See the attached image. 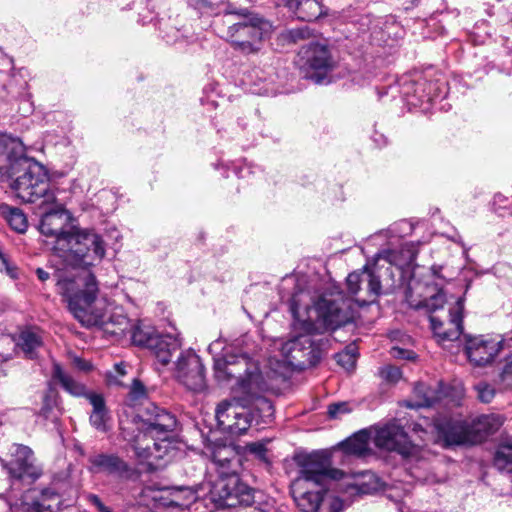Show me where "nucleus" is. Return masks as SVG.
<instances>
[{"mask_svg": "<svg viewBox=\"0 0 512 512\" xmlns=\"http://www.w3.org/2000/svg\"><path fill=\"white\" fill-rule=\"evenodd\" d=\"M283 2V4L288 8H293V7H297L298 5V0H281Z\"/></svg>", "mask_w": 512, "mask_h": 512, "instance_id": "864d4df0", "label": "nucleus"}, {"mask_svg": "<svg viewBox=\"0 0 512 512\" xmlns=\"http://www.w3.org/2000/svg\"><path fill=\"white\" fill-rule=\"evenodd\" d=\"M462 311L463 302L459 298L455 305L449 310V317L447 321H441L437 316L431 315L429 317L431 329L437 338L438 342L457 340L463 331L462 326Z\"/></svg>", "mask_w": 512, "mask_h": 512, "instance_id": "a211bd4d", "label": "nucleus"}, {"mask_svg": "<svg viewBox=\"0 0 512 512\" xmlns=\"http://www.w3.org/2000/svg\"><path fill=\"white\" fill-rule=\"evenodd\" d=\"M232 389H235L239 392H242L244 394H247L248 396L253 397V403H252V414L255 416V422L257 425L259 424H267L271 422L274 416V407L270 400H268L265 397L256 396L258 392L263 390L264 384L263 379L261 378V388L259 390H256L254 393H247L242 390H240L236 386V382H234L231 385Z\"/></svg>", "mask_w": 512, "mask_h": 512, "instance_id": "5701e85b", "label": "nucleus"}, {"mask_svg": "<svg viewBox=\"0 0 512 512\" xmlns=\"http://www.w3.org/2000/svg\"><path fill=\"white\" fill-rule=\"evenodd\" d=\"M348 412V405L346 403H334L328 408V414L331 418H337L341 414Z\"/></svg>", "mask_w": 512, "mask_h": 512, "instance_id": "79ce46f5", "label": "nucleus"}, {"mask_svg": "<svg viewBox=\"0 0 512 512\" xmlns=\"http://www.w3.org/2000/svg\"><path fill=\"white\" fill-rule=\"evenodd\" d=\"M12 456L14 457L12 461H2V466L8 471L10 478L15 480L28 478L32 481L39 478L41 469L35 465L33 451L28 446L15 444Z\"/></svg>", "mask_w": 512, "mask_h": 512, "instance_id": "2eb2a0df", "label": "nucleus"}, {"mask_svg": "<svg viewBox=\"0 0 512 512\" xmlns=\"http://www.w3.org/2000/svg\"><path fill=\"white\" fill-rule=\"evenodd\" d=\"M298 476L290 485L291 495L303 512H340L342 501L328 495V481L342 477V471L331 467L332 462L325 452L299 455Z\"/></svg>", "mask_w": 512, "mask_h": 512, "instance_id": "20e7f679", "label": "nucleus"}, {"mask_svg": "<svg viewBox=\"0 0 512 512\" xmlns=\"http://www.w3.org/2000/svg\"><path fill=\"white\" fill-rule=\"evenodd\" d=\"M87 500H88L89 503H91L92 505H94L96 507L98 512H112V510L109 507H107L101 501V499L97 495H95V494L87 495Z\"/></svg>", "mask_w": 512, "mask_h": 512, "instance_id": "c03bdc74", "label": "nucleus"}, {"mask_svg": "<svg viewBox=\"0 0 512 512\" xmlns=\"http://www.w3.org/2000/svg\"><path fill=\"white\" fill-rule=\"evenodd\" d=\"M47 492L43 493L41 500L34 501L32 503H26L23 505L22 512H55L51 504L46 503Z\"/></svg>", "mask_w": 512, "mask_h": 512, "instance_id": "c9c22d12", "label": "nucleus"}, {"mask_svg": "<svg viewBox=\"0 0 512 512\" xmlns=\"http://www.w3.org/2000/svg\"><path fill=\"white\" fill-rule=\"evenodd\" d=\"M130 396L133 400H139L145 396V388L140 381L136 379L133 380Z\"/></svg>", "mask_w": 512, "mask_h": 512, "instance_id": "a19ab883", "label": "nucleus"}, {"mask_svg": "<svg viewBox=\"0 0 512 512\" xmlns=\"http://www.w3.org/2000/svg\"><path fill=\"white\" fill-rule=\"evenodd\" d=\"M44 213L39 223V232L46 238L51 250L77 273H65L58 276H73L89 271L90 266L101 262L105 256V244L102 237L93 229L81 228L64 205L55 199L41 207Z\"/></svg>", "mask_w": 512, "mask_h": 512, "instance_id": "f03ea898", "label": "nucleus"}, {"mask_svg": "<svg viewBox=\"0 0 512 512\" xmlns=\"http://www.w3.org/2000/svg\"><path fill=\"white\" fill-rule=\"evenodd\" d=\"M191 6L195 8H202L207 6L210 2L209 0H187Z\"/></svg>", "mask_w": 512, "mask_h": 512, "instance_id": "3c124183", "label": "nucleus"}, {"mask_svg": "<svg viewBox=\"0 0 512 512\" xmlns=\"http://www.w3.org/2000/svg\"><path fill=\"white\" fill-rule=\"evenodd\" d=\"M502 348V342L488 336L465 335V352L475 366L491 363Z\"/></svg>", "mask_w": 512, "mask_h": 512, "instance_id": "dca6fc26", "label": "nucleus"}, {"mask_svg": "<svg viewBox=\"0 0 512 512\" xmlns=\"http://www.w3.org/2000/svg\"><path fill=\"white\" fill-rule=\"evenodd\" d=\"M379 375L385 381L390 382V383H396L402 377L401 370L398 367L392 366V365H387V366L382 367L379 370Z\"/></svg>", "mask_w": 512, "mask_h": 512, "instance_id": "4c0bfd02", "label": "nucleus"}, {"mask_svg": "<svg viewBox=\"0 0 512 512\" xmlns=\"http://www.w3.org/2000/svg\"><path fill=\"white\" fill-rule=\"evenodd\" d=\"M230 412L234 414L231 435H241L245 433L252 422L255 421V416L252 414L251 410L242 405H238L237 411L231 410Z\"/></svg>", "mask_w": 512, "mask_h": 512, "instance_id": "c756f323", "label": "nucleus"}, {"mask_svg": "<svg viewBox=\"0 0 512 512\" xmlns=\"http://www.w3.org/2000/svg\"><path fill=\"white\" fill-rule=\"evenodd\" d=\"M53 378L72 395L79 396L84 393L85 387L65 373L59 365L54 366Z\"/></svg>", "mask_w": 512, "mask_h": 512, "instance_id": "2f4dec72", "label": "nucleus"}, {"mask_svg": "<svg viewBox=\"0 0 512 512\" xmlns=\"http://www.w3.org/2000/svg\"><path fill=\"white\" fill-rule=\"evenodd\" d=\"M36 274H37V276H38L39 280H41V281H43V282H44V281H46V280L49 278V273H48V272H46V271H45L44 269H42V268H38V269L36 270Z\"/></svg>", "mask_w": 512, "mask_h": 512, "instance_id": "603ef678", "label": "nucleus"}, {"mask_svg": "<svg viewBox=\"0 0 512 512\" xmlns=\"http://www.w3.org/2000/svg\"><path fill=\"white\" fill-rule=\"evenodd\" d=\"M264 495L260 491H256L255 502L251 505H255L257 512H279L271 500L262 501Z\"/></svg>", "mask_w": 512, "mask_h": 512, "instance_id": "58836bf2", "label": "nucleus"}, {"mask_svg": "<svg viewBox=\"0 0 512 512\" xmlns=\"http://www.w3.org/2000/svg\"><path fill=\"white\" fill-rule=\"evenodd\" d=\"M299 65L304 71L305 78L316 84L330 82L333 69V59L328 46L324 43L311 42L299 52Z\"/></svg>", "mask_w": 512, "mask_h": 512, "instance_id": "9d476101", "label": "nucleus"}, {"mask_svg": "<svg viewBox=\"0 0 512 512\" xmlns=\"http://www.w3.org/2000/svg\"><path fill=\"white\" fill-rule=\"evenodd\" d=\"M291 35L293 38H303L304 37V31L301 29L298 30H292Z\"/></svg>", "mask_w": 512, "mask_h": 512, "instance_id": "5fc2aeb1", "label": "nucleus"}, {"mask_svg": "<svg viewBox=\"0 0 512 512\" xmlns=\"http://www.w3.org/2000/svg\"><path fill=\"white\" fill-rule=\"evenodd\" d=\"M89 470L93 473L104 472L119 478H129L132 474L130 466L114 454H96L89 457Z\"/></svg>", "mask_w": 512, "mask_h": 512, "instance_id": "aec40b11", "label": "nucleus"}, {"mask_svg": "<svg viewBox=\"0 0 512 512\" xmlns=\"http://www.w3.org/2000/svg\"><path fill=\"white\" fill-rule=\"evenodd\" d=\"M1 214L5 217L9 226L18 233L26 232L28 228V220L24 212L16 207L2 205Z\"/></svg>", "mask_w": 512, "mask_h": 512, "instance_id": "c85d7f7f", "label": "nucleus"}, {"mask_svg": "<svg viewBox=\"0 0 512 512\" xmlns=\"http://www.w3.org/2000/svg\"><path fill=\"white\" fill-rule=\"evenodd\" d=\"M17 143L14 139L7 138V137H1L0 138V145H4L5 148H8V145L15 146ZM14 149V147L11 148L10 151L7 152V157L9 158L11 151Z\"/></svg>", "mask_w": 512, "mask_h": 512, "instance_id": "09e8293b", "label": "nucleus"}, {"mask_svg": "<svg viewBox=\"0 0 512 512\" xmlns=\"http://www.w3.org/2000/svg\"><path fill=\"white\" fill-rule=\"evenodd\" d=\"M503 424L502 418L498 415H481L469 426L473 444L482 442L487 436L495 433Z\"/></svg>", "mask_w": 512, "mask_h": 512, "instance_id": "4be33fe9", "label": "nucleus"}, {"mask_svg": "<svg viewBox=\"0 0 512 512\" xmlns=\"http://www.w3.org/2000/svg\"><path fill=\"white\" fill-rule=\"evenodd\" d=\"M223 349V341L217 339L208 346L214 358V373L221 383L236 382V386L247 393H254L261 388V373L258 366L245 355H232L217 358Z\"/></svg>", "mask_w": 512, "mask_h": 512, "instance_id": "0eeeda50", "label": "nucleus"}, {"mask_svg": "<svg viewBox=\"0 0 512 512\" xmlns=\"http://www.w3.org/2000/svg\"><path fill=\"white\" fill-rule=\"evenodd\" d=\"M40 333L33 329H26L19 335L17 346L22 350L26 358L35 359L38 350L42 347Z\"/></svg>", "mask_w": 512, "mask_h": 512, "instance_id": "a878e982", "label": "nucleus"}, {"mask_svg": "<svg viewBox=\"0 0 512 512\" xmlns=\"http://www.w3.org/2000/svg\"><path fill=\"white\" fill-rule=\"evenodd\" d=\"M501 378L507 386L512 387V355L508 358L503 368Z\"/></svg>", "mask_w": 512, "mask_h": 512, "instance_id": "37998d69", "label": "nucleus"}, {"mask_svg": "<svg viewBox=\"0 0 512 512\" xmlns=\"http://www.w3.org/2000/svg\"><path fill=\"white\" fill-rule=\"evenodd\" d=\"M249 450L250 452L256 454L257 456H259L260 458L264 457L265 453H266V448L263 444H259V443H253L249 446Z\"/></svg>", "mask_w": 512, "mask_h": 512, "instance_id": "49530a36", "label": "nucleus"}, {"mask_svg": "<svg viewBox=\"0 0 512 512\" xmlns=\"http://www.w3.org/2000/svg\"><path fill=\"white\" fill-rule=\"evenodd\" d=\"M54 405L55 401L50 396H45L43 407L40 410V415H42L45 419L55 420L57 416L53 414Z\"/></svg>", "mask_w": 512, "mask_h": 512, "instance_id": "ea45409f", "label": "nucleus"}, {"mask_svg": "<svg viewBox=\"0 0 512 512\" xmlns=\"http://www.w3.org/2000/svg\"><path fill=\"white\" fill-rule=\"evenodd\" d=\"M57 289L65 298L71 314L83 326H97L113 336H121L128 331L130 321L126 316L108 314V302L106 298L99 297L98 283L90 271L61 277L57 280Z\"/></svg>", "mask_w": 512, "mask_h": 512, "instance_id": "7ed1b4c3", "label": "nucleus"}, {"mask_svg": "<svg viewBox=\"0 0 512 512\" xmlns=\"http://www.w3.org/2000/svg\"><path fill=\"white\" fill-rule=\"evenodd\" d=\"M414 394L417 397L415 404H409L411 408L430 407L439 399L440 395L423 383H419L414 388Z\"/></svg>", "mask_w": 512, "mask_h": 512, "instance_id": "7c9ffc66", "label": "nucleus"}, {"mask_svg": "<svg viewBox=\"0 0 512 512\" xmlns=\"http://www.w3.org/2000/svg\"><path fill=\"white\" fill-rule=\"evenodd\" d=\"M335 359L344 369H353L356 363V347L353 345L346 347L344 351L335 355Z\"/></svg>", "mask_w": 512, "mask_h": 512, "instance_id": "72a5a7b5", "label": "nucleus"}, {"mask_svg": "<svg viewBox=\"0 0 512 512\" xmlns=\"http://www.w3.org/2000/svg\"><path fill=\"white\" fill-rule=\"evenodd\" d=\"M231 410L237 411L238 404L225 400L218 404L215 412L219 429L229 434H231L234 422V414L230 412Z\"/></svg>", "mask_w": 512, "mask_h": 512, "instance_id": "bb28decb", "label": "nucleus"}, {"mask_svg": "<svg viewBox=\"0 0 512 512\" xmlns=\"http://www.w3.org/2000/svg\"><path fill=\"white\" fill-rule=\"evenodd\" d=\"M93 411L90 415L91 425L100 432H107L110 429V416L105 406L102 395L90 393L87 395Z\"/></svg>", "mask_w": 512, "mask_h": 512, "instance_id": "b1692460", "label": "nucleus"}, {"mask_svg": "<svg viewBox=\"0 0 512 512\" xmlns=\"http://www.w3.org/2000/svg\"><path fill=\"white\" fill-rule=\"evenodd\" d=\"M478 399L483 403H490L495 396V389L486 382L475 385Z\"/></svg>", "mask_w": 512, "mask_h": 512, "instance_id": "e433bc0d", "label": "nucleus"}, {"mask_svg": "<svg viewBox=\"0 0 512 512\" xmlns=\"http://www.w3.org/2000/svg\"><path fill=\"white\" fill-rule=\"evenodd\" d=\"M304 297H308V294L303 291L292 295L290 311L295 320L294 330L300 332L281 347L288 364L298 369L314 366L322 357L323 342L314 340V335L324 329H336L348 318L346 300L340 292L322 295L312 307L304 301Z\"/></svg>", "mask_w": 512, "mask_h": 512, "instance_id": "f257e3e1", "label": "nucleus"}, {"mask_svg": "<svg viewBox=\"0 0 512 512\" xmlns=\"http://www.w3.org/2000/svg\"><path fill=\"white\" fill-rule=\"evenodd\" d=\"M234 13L243 16L244 19L228 28V41L235 50L244 55L257 54L272 31L271 23L247 9Z\"/></svg>", "mask_w": 512, "mask_h": 512, "instance_id": "6e6552de", "label": "nucleus"}, {"mask_svg": "<svg viewBox=\"0 0 512 512\" xmlns=\"http://www.w3.org/2000/svg\"><path fill=\"white\" fill-rule=\"evenodd\" d=\"M297 2V7L289 10L303 21L316 20L322 14V6L318 0H298Z\"/></svg>", "mask_w": 512, "mask_h": 512, "instance_id": "cd10ccee", "label": "nucleus"}, {"mask_svg": "<svg viewBox=\"0 0 512 512\" xmlns=\"http://www.w3.org/2000/svg\"><path fill=\"white\" fill-rule=\"evenodd\" d=\"M357 490L361 494H371L378 490L379 480L371 472H364L361 478L355 484Z\"/></svg>", "mask_w": 512, "mask_h": 512, "instance_id": "473e14b6", "label": "nucleus"}, {"mask_svg": "<svg viewBox=\"0 0 512 512\" xmlns=\"http://www.w3.org/2000/svg\"><path fill=\"white\" fill-rule=\"evenodd\" d=\"M374 443L380 449L397 452L403 458L411 461L425 458L424 449L412 444L403 427L396 421H391L378 428L374 436Z\"/></svg>", "mask_w": 512, "mask_h": 512, "instance_id": "9b49d317", "label": "nucleus"}, {"mask_svg": "<svg viewBox=\"0 0 512 512\" xmlns=\"http://www.w3.org/2000/svg\"><path fill=\"white\" fill-rule=\"evenodd\" d=\"M176 424L173 414L152 404L147 408V417L137 426L138 434L129 438L127 429L123 428L122 435L131 443L138 459H162L175 449L171 433Z\"/></svg>", "mask_w": 512, "mask_h": 512, "instance_id": "423d86ee", "label": "nucleus"}, {"mask_svg": "<svg viewBox=\"0 0 512 512\" xmlns=\"http://www.w3.org/2000/svg\"><path fill=\"white\" fill-rule=\"evenodd\" d=\"M174 375L188 390L201 392L206 387L201 359L190 349L180 352L175 362Z\"/></svg>", "mask_w": 512, "mask_h": 512, "instance_id": "ddd939ff", "label": "nucleus"}, {"mask_svg": "<svg viewBox=\"0 0 512 512\" xmlns=\"http://www.w3.org/2000/svg\"><path fill=\"white\" fill-rule=\"evenodd\" d=\"M11 188L22 201L38 203L39 207L54 203L57 198L50 188L46 169L38 163L29 164L24 173L11 183Z\"/></svg>", "mask_w": 512, "mask_h": 512, "instance_id": "1a4fd4ad", "label": "nucleus"}, {"mask_svg": "<svg viewBox=\"0 0 512 512\" xmlns=\"http://www.w3.org/2000/svg\"><path fill=\"white\" fill-rule=\"evenodd\" d=\"M209 498V485H201L196 490L190 487H170L162 490L159 497L161 504L167 507L190 509L197 505L201 498Z\"/></svg>", "mask_w": 512, "mask_h": 512, "instance_id": "6ab92c4d", "label": "nucleus"}, {"mask_svg": "<svg viewBox=\"0 0 512 512\" xmlns=\"http://www.w3.org/2000/svg\"><path fill=\"white\" fill-rule=\"evenodd\" d=\"M126 373V364L123 362L117 363L112 370L107 371L106 380L109 385L120 386L122 385L120 377L125 376Z\"/></svg>", "mask_w": 512, "mask_h": 512, "instance_id": "f704fd0d", "label": "nucleus"}, {"mask_svg": "<svg viewBox=\"0 0 512 512\" xmlns=\"http://www.w3.org/2000/svg\"><path fill=\"white\" fill-rule=\"evenodd\" d=\"M391 354H392L393 357H396V358H407V359H409L411 353L409 351H405L403 349L395 347V348H392Z\"/></svg>", "mask_w": 512, "mask_h": 512, "instance_id": "de8ad7c7", "label": "nucleus"}, {"mask_svg": "<svg viewBox=\"0 0 512 512\" xmlns=\"http://www.w3.org/2000/svg\"><path fill=\"white\" fill-rule=\"evenodd\" d=\"M346 283L351 294H357L361 290V285H365L366 293L372 299L377 298L381 294L380 277L367 266L361 271L350 273Z\"/></svg>", "mask_w": 512, "mask_h": 512, "instance_id": "412c9836", "label": "nucleus"}, {"mask_svg": "<svg viewBox=\"0 0 512 512\" xmlns=\"http://www.w3.org/2000/svg\"><path fill=\"white\" fill-rule=\"evenodd\" d=\"M132 342L151 350L163 365L170 362L172 355L180 350V341L171 335H160L154 328L137 326L131 331Z\"/></svg>", "mask_w": 512, "mask_h": 512, "instance_id": "f8f14e48", "label": "nucleus"}, {"mask_svg": "<svg viewBox=\"0 0 512 512\" xmlns=\"http://www.w3.org/2000/svg\"><path fill=\"white\" fill-rule=\"evenodd\" d=\"M370 435L366 430L355 433L341 443V450L344 454L363 457L370 452Z\"/></svg>", "mask_w": 512, "mask_h": 512, "instance_id": "393cba45", "label": "nucleus"}, {"mask_svg": "<svg viewBox=\"0 0 512 512\" xmlns=\"http://www.w3.org/2000/svg\"><path fill=\"white\" fill-rule=\"evenodd\" d=\"M10 359H11L10 355L0 354V377L4 376L6 374L4 365Z\"/></svg>", "mask_w": 512, "mask_h": 512, "instance_id": "8fccbe9b", "label": "nucleus"}, {"mask_svg": "<svg viewBox=\"0 0 512 512\" xmlns=\"http://www.w3.org/2000/svg\"><path fill=\"white\" fill-rule=\"evenodd\" d=\"M436 433L435 443L443 447L453 445H473L474 438L470 435L469 426L459 420L436 421L433 425Z\"/></svg>", "mask_w": 512, "mask_h": 512, "instance_id": "f3484780", "label": "nucleus"}, {"mask_svg": "<svg viewBox=\"0 0 512 512\" xmlns=\"http://www.w3.org/2000/svg\"><path fill=\"white\" fill-rule=\"evenodd\" d=\"M405 300L411 308L433 313L443 307L445 295L435 286L411 279L405 290Z\"/></svg>", "mask_w": 512, "mask_h": 512, "instance_id": "4468645a", "label": "nucleus"}, {"mask_svg": "<svg viewBox=\"0 0 512 512\" xmlns=\"http://www.w3.org/2000/svg\"><path fill=\"white\" fill-rule=\"evenodd\" d=\"M73 364L75 367L81 371H89L92 368V365L90 362L82 359V358H74Z\"/></svg>", "mask_w": 512, "mask_h": 512, "instance_id": "a18cd8bd", "label": "nucleus"}, {"mask_svg": "<svg viewBox=\"0 0 512 512\" xmlns=\"http://www.w3.org/2000/svg\"><path fill=\"white\" fill-rule=\"evenodd\" d=\"M218 478L209 485V500L216 507L250 506L255 502L256 491L243 483L237 474L239 458L228 446L217 447L212 453Z\"/></svg>", "mask_w": 512, "mask_h": 512, "instance_id": "39448f33", "label": "nucleus"}]
</instances>
